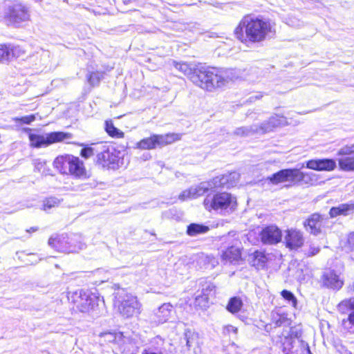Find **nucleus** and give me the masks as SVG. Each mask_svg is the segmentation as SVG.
Here are the masks:
<instances>
[{
	"label": "nucleus",
	"instance_id": "4d7b16f0",
	"mask_svg": "<svg viewBox=\"0 0 354 354\" xmlns=\"http://www.w3.org/2000/svg\"><path fill=\"white\" fill-rule=\"evenodd\" d=\"M143 354H156L155 353H143Z\"/></svg>",
	"mask_w": 354,
	"mask_h": 354
},
{
	"label": "nucleus",
	"instance_id": "7c9ffc66",
	"mask_svg": "<svg viewBox=\"0 0 354 354\" xmlns=\"http://www.w3.org/2000/svg\"><path fill=\"white\" fill-rule=\"evenodd\" d=\"M105 131L113 138H121L124 137V133L116 128L111 120H106L105 122Z\"/></svg>",
	"mask_w": 354,
	"mask_h": 354
},
{
	"label": "nucleus",
	"instance_id": "4c0bfd02",
	"mask_svg": "<svg viewBox=\"0 0 354 354\" xmlns=\"http://www.w3.org/2000/svg\"><path fill=\"white\" fill-rule=\"evenodd\" d=\"M205 183L208 184V190H213L214 189H217L222 187V183L221 181L220 176H216L212 179L209 181L205 182Z\"/></svg>",
	"mask_w": 354,
	"mask_h": 354
},
{
	"label": "nucleus",
	"instance_id": "a18cd8bd",
	"mask_svg": "<svg viewBox=\"0 0 354 354\" xmlns=\"http://www.w3.org/2000/svg\"><path fill=\"white\" fill-rule=\"evenodd\" d=\"M220 178H221V181L222 183V187H226V188H230V182L229 181L230 180H229L227 174L222 175V176H220Z\"/></svg>",
	"mask_w": 354,
	"mask_h": 354
},
{
	"label": "nucleus",
	"instance_id": "39448f33",
	"mask_svg": "<svg viewBox=\"0 0 354 354\" xmlns=\"http://www.w3.org/2000/svg\"><path fill=\"white\" fill-rule=\"evenodd\" d=\"M48 245L56 250L64 253L77 252L85 246L80 235L68 236L64 234L55 237L51 236L48 240Z\"/></svg>",
	"mask_w": 354,
	"mask_h": 354
},
{
	"label": "nucleus",
	"instance_id": "ea45409f",
	"mask_svg": "<svg viewBox=\"0 0 354 354\" xmlns=\"http://www.w3.org/2000/svg\"><path fill=\"white\" fill-rule=\"evenodd\" d=\"M227 175H228L229 180H230L229 181L230 186L234 187V185H236V183H238V181L239 180V178H240L239 174L236 171H233V172L227 174Z\"/></svg>",
	"mask_w": 354,
	"mask_h": 354
},
{
	"label": "nucleus",
	"instance_id": "6e6552de",
	"mask_svg": "<svg viewBox=\"0 0 354 354\" xmlns=\"http://www.w3.org/2000/svg\"><path fill=\"white\" fill-rule=\"evenodd\" d=\"M203 203L206 209L211 208L226 212H232L236 207V198L227 192L218 193L212 197L208 196Z\"/></svg>",
	"mask_w": 354,
	"mask_h": 354
},
{
	"label": "nucleus",
	"instance_id": "79ce46f5",
	"mask_svg": "<svg viewBox=\"0 0 354 354\" xmlns=\"http://www.w3.org/2000/svg\"><path fill=\"white\" fill-rule=\"evenodd\" d=\"M207 298L206 296L198 295L196 297V304L201 307H206L207 303Z\"/></svg>",
	"mask_w": 354,
	"mask_h": 354
},
{
	"label": "nucleus",
	"instance_id": "49530a36",
	"mask_svg": "<svg viewBox=\"0 0 354 354\" xmlns=\"http://www.w3.org/2000/svg\"><path fill=\"white\" fill-rule=\"evenodd\" d=\"M250 257H252L254 260L258 259L259 261H263L264 256L261 252L255 250L252 254L250 255Z\"/></svg>",
	"mask_w": 354,
	"mask_h": 354
},
{
	"label": "nucleus",
	"instance_id": "7ed1b4c3",
	"mask_svg": "<svg viewBox=\"0 0 354 354\" xmlns=\"http://www.w3.org/2000/svg\"><path fill=\"white\" fill-rule=\"evenodd\" d=\"M218 72V68L197 66L195 68V74L191 77V81L204 90L212 91L220 87Z\"/></svg>",
	"mask_w": 354,
	"mask_h": 354
},
{
	"label": "nucleus",
	"instance_id": "13d9d810",
	"mask_svg": "<svg viewBox=\"0 0 354 354\" xmlns=\"http://www.w3.org/2000/svg\"><path fill=\"white\" fill-rule=\"evenodd\" d=\"M353 290H354V282H353Z\"/></svg>",
	"mask_w": 354,
	"mask_h": 354
},
{
	"label": "nucleus",
	"instance_id": "a211bd4d",
	"mask_svg": "<svg viewBox=\"0 0 354 354\" xmlns=\"http://www.w3.org/2000/svg\"><path fill=\"white\" fill-rule=\"evenodd\" d=\"M322 279L324 286L333 290H339L344 284V281L339 275L333 270H325Z\"/></svg>",
	"mask_w": 354,
	"mask_h": 354
},
{
	"label": "nucleus",
	"instance_id": "4468645a",
	"mask_svg": "<svg viewBox=\"0 0 354 354\" xmlns=\"http://www.w3.org/2000/svg\"><path fill=\"white\" fill-rule=\"evenodd\" d=\"M119 158L115 149L112 147L102 145L101 151L97 154V162L103 167L115 168Z\"/></svg>",
	"mask_w": 354,
	"mask_h": 354
},
{
	"label": "nucleus",
	"instance_id": "0eeeda50",
	"mask_svg": "<svg viewBox=\"0 0 354 354\" xmlns=\"http://www.w3.org/2000/svg\"><path fill=\"white\" fill-rule=\"evenodd\" d=\"M68 299L74 304V307L82 313L94 310L98 306L100 299L88 290L78 289L68 292Z\"/></svg>",
	"mask_w": 354,
	"mask_h": 354
},
{
	"label": "nucleus",
	"instance_id": "6ab92c4d",
	"mask_svg": "<svg viewBox=\"0 0 354 354\" xmlns=\"http://www.w3.org/2000/svg\"><path fill=\"white\" fill-rule=\"evenodd\" d=\"M208 184L202 182L183 191L178 196L180 201L196 198L208 192Z\"/></svg>",
	"mask_w": 354,
	"mask_h": 354
},
{
	"label": "nucleus",
	"instance_id": "a19ab883",
	"mask_svg": "<svg viewBox=\"0 0 354 354\" xmlns=\"http://www.w3.org/2000/svg\"><path fill=\"white\" fill-rule=\"evenodd\" d=\"M80 155L84 158H88L93 155V149L91 147H85L81 150Z\"/></svg>",
	"mask_w": 354,
	"mask_h": 354
},
{
	"label": "nucleus",
	"instance_id": "f704fd0d",
	"mask_svg": "<svg viewBox=\"0 0 354 354\" xmlns=\"http://www.w3.org/2000/svg\"><path fill=\"white\" fill-rule=\"evenodd\" d=\"M88 83L92 86L98 85L100 80L103 78V73L93 72L87 76Z\"/></svg>",
	"mask_w": 354,
	"mask_h": 354
},
{
	"label": "nucleus",
	"instance_id": "603ef678",
	"mask_svg": "<svg viewBox=\"0 0 354 354\" xmlns=\"http://www.w3.org/2000/svg\"><path fill=\"white\" fill-rule=\"evenodd\" d=\"M306 351H307L308 354H312V353L310 352L309 346L308 344H306Z\"/></svg>",
	"mask_w": 354,
	"mask_h": 354
},
{
	"label": "nucleus",
	"instance_id": "c756f323",
	"mask_svg": "<svg viewBox=\"0 0 354 354\" xmlns=\"http://www.w3.org/2000/svg\"><path fill=\"white\" fill-rule=\"evenodd\" d=\"M255 133H259V128L257 124H254L250 127H242L237 128L234 131V135L244 137L253 135Z\"/></svg>",
	"mask_w": 354,
	"mask_h": 354
},
{
	"label": "nucleus",
	"instance_id": "e433bc0d",
	"mask_svg": "<svg viewBox=\"0 0 354 354\" xmlns=\"http://www.w3.org/2000/svg\"><path fill=\"white\" fill-rule=\"evenodd\" d=\"M281 295L284 299L289 302L290 304H291L293 307H296L297 300L292 292L287 290H283Z\"/></svg>",
	"mask_w": 354,
	"mask_h": 354
},
{
	"label": "nucleus",
	"instance_id": "ddd939ff",
	"mask_svg": "<svg viewBox=\"0 0 354 354\" xmlns=\"http://www.w3.org/2000/svg\"><path fill=\"white\" fill-rule=\"evenodd\" d=\"M330 221L328 217L319 214H312L305 222L306 230L313 235H319L324 232L328 227Z\"/></svg>",
	"mask_w": 354,
	"mask_h": 354
},
{
	"label": "nucleus",
	"instance_id": "9d476101",
	"mask_svg": "<svg viewBox=\"0 0 354 354\" xmlns=\"http://www.w3.org/2000/svg\"><path fill=\"white\" fill-rule=\"evenodd\" d=\"M28 137L32 147L41 148L69 139L71 138V134L61 131H55L42 135L30 133Z\"/></svg>",
	"mask_w": 354,
	"mask_h": 354
},
{
	"label": "nucleus",
	"instance_id": "393cba45",
	"mask_svg": "<svg viewBox=\"0 0 354 354\" xmlns=\"http://www.w3.org/2000/svg\"><path fill=\"white\" fill-rule=\"evenodd\" d=\"M218 81L219 86H225L229 81H232L236 78L237 75L234 69H218Z\"/></svg>",
	"mask_w": 354,
	"mask_h": 354
},
{
	"label": "nucleus",
	"instance_id": "f257e3e1",
	"mask_svg": "<svg viewBox=\"0 0 354 354\" xmlns=\"http://www.w3.org/2000/svg\"><path fill=\"white\" fill-rule=\"evenodd\" d=\"M274 32V26L266 19L246 15L234 30L236 37L242 43H259Z\"/></svg>",
	"mask_w": 354,
	"mask_h": 354
},
{
	"label": "nucleus",
	"instance_id": "423d86ee",
	"mask_svg": "<svg viewBox=\"0 0 354 354\" xmlns=\"http://www.w3.org/2000/svg\"><path fill=\"white\" fill-rule=\"evenodd\" d=\"M55 167L64 174H71L76 178L86 176L83 162L77 157L71 155L59 156L54 160Z\"/></svg>",
	"mask_w": 354,
	"mask_h": 354
},
{
	"label": "nucleus",
	"instance_id": "cd10ccee",
	"mask_svg": "<svg viewBox=\"0 0 354 354\" xmlns=\"http://www.w3.org/2000/svg\"><path fill=\"white\" fill-rule=\"evenodd\" d=\"M17 48L10 45L0 44V62L8 61L16 55Z\"/></svg>",
	"mask_w": 354,
	"mask_h": 354
},
{
	"label": "nucleus",
	"instance_id": "37998d69",
	"mask_svg": "<svg viewBox=\"0 0 354 354\" xmlns=\"http://www.w3.org/2000/svg\"><path fill=\"white\" fill-rule=\"evenodd\" d=\"M35 120V116L34 115H27L24 117H21L20 118H16V121H20L24 124H30Z\"/></svg>",
	"mask_w": 354,
	"mask_h": 354
},
{
	"label": "nucleus",
	"instance_id": "8fccbe9b",
	"mask_svg": "<svg viewBox=\"0 0 354 354\" xmlns=\"http://www.w3.org/2000/svg\"><path fill=\"white\" fill-rule=\"evenodd\" d=\"M320 249L319 247L310 245L308 251V256H314L319 253Z\"/></svg>",
	"mask_w": 354,
	"mask_h": 354
},
{
	"label": "nucleus",
	"instance_id": "58836bf2",
	"mask_svg": "<svg viewBox=\"0 0 354 354\" xmlns=\"http://www.w3.org/2000/svg\"><path fill=\"white\" fill-rule=\"evenodd\" d=\"M273 319L274 320L276 326H281L283 325L289 324V320L285 315H277L276 317H273Z\"/></svg>",
	"mask_w": 354,
	"mask_h": 354
},
{
	"label": "nucleus",
	"instance_id": "1a4fd4ad",
	"mask_svg": "<svg viewBox=\"0 0 354 354\" xmlns=\"http://www.w3.org/2000/svg\"><path fill=\"white\" fill-rule=\"evenodd\" d=\"M235 234L229 233L221 239L223 248L221 259L223 261L233 263L239 261L241 258V252L239 246V241L234 237Z\"/></svg>",
	"mask_w": 354,
	"mask_h": 354
},
{
	"label": "nucleus",
	"instance_id": "5fc2aeb1",
	"mask_svg": "<svg viewBox=\"0 0 354 354\" xmlns=\"http://www.w3.org/2000/svg\"><path fill=\"white\" fill-rule=\"evenodd\" d=\"M30 230L35 232L37 230V228L31 227L30 230H27V232H30Z\"/></svg>",
	"mask_w": 354,
	"mask_h": 354
},
{
	"label": "nucleus",
	"instance_id": "09e8293b",
	"mask_svg": "<svg viewBox=\"0 0 354 354\" xmlns=\"http://www.w3.org/2000/svg\"><path fill=\"white\" fill-rule=\"evenodd\" d=\"M192 332L190 330H187L185 333V337L186 339V345L189 348L192 346V338L190 337Z\"/></svg>",
	"mask_w": 354,
	"mask_h": 354
},
{
	"label": "nucleus",
	"instance_id": "f8f14e48",
	"mask_svg": "<svg viewBox=\"0 0 354 354\" xmlns=\"http://www.w3.org/2000/svg\"><path fill=\"white\" fill-rule=\"evenodd\" d=\"M339 169L344 171H354V144L344 145L337 152Z\"/></svg>",
	"mask_w": 354,
	"mask_h": 354
},
{
	"label": "nucleus",
	"instance_id": "20e7f679",
	"mask_svg": "<svg viewBox=\"0 0 354 354\" xmlns=\"http://www.w3.org/2000/svg\"><path fill=\"white\" fill-rule=\"evenodd\" d=\"M115 306L120 315L124 318H131L139 315L142 310V304L138 297L124 290L117 292Z\"/></svg>",
	"mask_w": 354,
	"mask_h": 354
},
{
	"label": "nucleus",
	"instance_id": "f3484780",
	"mask_svg": "<svg viewBox=\"0 0 354 354\" xmlns=\"http://www.w3.org/2000/svg\"><path fill=\"white\" fill-rule=\"evenodd\" d=\"M308 169L316 171H333L336 167V161L330 158L313 159L306 162Z\"/></svg>",
	"mask_w": 354,
	"mask_h": 354
},
{
	"label": "nucleus",
	"instance_id": "5701e85b",
	"mask_svg": "<svg viewBox=\"0 0 354 354\" xmlns=\"http://www.w3.org/2000/svg\"><path fill=\"white\" fill-rule=\"evenodd\" d=\"M172 311L173 306L170 304H163L155 312V316L157 318V322L158 323H164L167 322L170 317Z\"/></svg>",
	"mask_w": 354,
	"mask_h": 354
},
{
	"label": "nucleus",
	"instance_id": "de8ad7c7",
	"mask_svg": "<svg viewBox=\"0 0 354 354\" xmlns=\"http://www.w3.org/2000/svg\"><path fill=\"white\" fill-rule=\"evenodd\" d=\"M347 243L350 248L351 250L354 249V232H351L348 235L347 238Z\"/></svg>",
	"mask_w": 354,
	"mask_h": 354
},
{
	"label": "nucleus",
	"instance_id": "2f4dec72",
	"mask_svg": "<svg viewBox=\"0 0 354 354\" xmlns=\"http://www.w3.org/2000/svg\"><path fill=\"white\" fill-rule=\"evenodd\" d=\"M35 171L43 175H48L50 169L46 165V161L41 158H37L33 160Z\"/></svg>",
	"mask_w": 354,
	"mask_h": 354
},
{
	"label": "nucleus",
	"instance_id": "c9c22d12",
	"mask_svg": "<svg viewBox=\"0 0 354 354\" xmlns=\"http://www.w3.org/2000/svg\"><path fill=\"white\" fill-rule=\"evenodd\" d=\"M295 340L292 337H286L282 343V351L284 354H291Z\"/></svg>",
	"mask_w": 354,
	"mask_h": 354
},
{
	"label": "nucleus",
	"instance_id": "473e14b6",
	"mask_svg": "<svg viewBox=\"0 0 354 354\" xmlns=\"http://www.w3.org/2000/svg\"><path fill=\"white\" fill-rule=\"evenodd\" d=\"M100 337L103 338L104 342L116 343L122 339V334L121 333L105 332L100 333Z\"/></svg>",
	"mask_w": 354,
	"mask_h": 354
},
{
	"label": "nucleus",
	"instance_id": "864d4df0",
	"mask_svg": "<svg viewBox=\"0 0 354 354\" xmlns=\"http://www.w3.org/2000/svg\"><path fill=\"white\" fill-rule=\"evenodd\" d=\"M28 261H30L31 263H36L37 262H38V260L37 259L28 260Z\"/></svg>",
	"mask_w": 354,
	"mask_h": 354
},
{
	"label": "nucleus",
	"instance_id": "412c9836",
	"mask_svg": "<svg viewBox=\"0 0 354 354\" xmlns=\"http://www.w3.org/2000/svg\"><path fill=\"white\" fill-rule=\"evenodd\" d=\"M339 308L340 310L347 308L353 310L348 315L347 319H343L342 326L349 333H354V298H350L342 301L339 304Z\"/></svg>",
	"mask_w": 354,
	"mask_h": 354
},
{
	"label": "nucleus",
	"instance_id": "6e6d98bb",
	"mask_svg": "<svg viewBox=\"0 0 354 354\" xmlns=\"http://www.w3.org/2000/svg\"><path fill=\"white\" fill-rule=\"evenodd\" d=\"M28 257H35V254H28Z\"/></svg>",
	"mask_w": 354,
	"mask_h": 354
},
{
	"label": "nucleus",
	"instance_id": "bf43d9fd",
	"mask_svg": "<svg viewBox=\"0 0 354 354\" xmlns=\"http://www.w3.org/2000/svg\"><path fill=\"white\" fill-rule=\"evenodd\" d=\"M347 354H351V353H347Z\"/></svg>",
	"mask_w": 354,
	"mask_h": 354
},
{
	"label": "nucleus",
	"instance_id": "c03bdc74",
	"mask_svg": "<svg viewBox=\"0 0 354 354\" xmlns=\"http://www.w3.org/2000/svg\"><path fill=\"white\" fill-rule=\"evenodd\" d=\"M237 328L232 325H227L223 327V333L225 335H230V333L236 334L237 333Z\"/></svg>",
	"mask_w": 354,
	"mask_h": 354
},
{
	"label": "nucleus",
	"instance_id": "c85d7f7f",
	"mask_svg": "<svg viewBox=\"0 0 354 354\" xmlns=\"http://www.w3.org/2000/svg\"><path fill=\"white\" fill-rule=\"evenodd\" d=\"M243 301L241 298L234 297L230 299L226 309L232 314L239 313L243 307Z\"/></svg>",
	"mask_w": 354,
	"mask_h": 354
},
{
	"label": "nucleus",
	"instance_id": "3c124183",
	"mask_svg": "<svg viewBox=\"0 0 354 354\" xmlns=\"http://www.w3.org/2000/svg\"><path fill=\"white\" fill-rule=\"evenodd\" d=\"M261 97H262V95L261 94H259V95H257L255 96H251L250 97V100L252 101L253 100H258V99H260Z\"/></svg>",
	"mask_w": 354,
	"mask_h": 354
},
{
	"label": "nucleus",
	"instance_id": "bb28decb",
	"mask_svg": "<svg viewBox=\"0 0 354 354\" xmlns=\"http://www.w3.org/2000/svg\"><path fill=\"white\" fill-rule=\"evenodd\" d=\"M209 227L207 225L198 223H191L187 227V234L190 236H196L207 233Z\"/></svg>",
	"mask_w": 354,
	"mask_h": 354
},
{
	"label": "nucleus",
	"instance_id": "dca6fc26",
	"mask_svg": "<svg viewBox=\"0 0 354 354\" xmlns=\"http://www.w3.org/2000/svg\"><path fill=\"white\" fill-rule=\"evenodd\" d=\"M281 230L273 225L264 227L261 232V239L265 244H276L281 241Z\"/></svg>",
	"mask_w": 354,
	"mask_h": 354
},
{
	"label": "nucleus",
	"instance_id": "4be33fe9",
	"mask_svg": "<svg viewBox=\"0 0 354 354\" xmlns=\"http://www.w3.org/2000/svg\"><path fill=\"white\" fill-rule=\"evenodd\" d=\"M354 211V202L350 203L340 204L337 207H333L329 212L331 218L339 215L347 216Z\"/></svg>",
	"mask_w": 354,
	"mask_h": 354
},
{
	"label": "nucleus",
	"instance_id": "2eb2a0df",
	"mask_svg": "<svg viewBox=\"0 0 354 354\" xmlns=\"http://www.w3.org/2000/svg\"><path fill=\"white\" fill-rule=\"evenodd\" d=\"M6 17L10 22L19 24L30 19V12L28 8L21 3L14 4L8 8Z\"/></svg>",
	"mask_w": 354,
	"mask_h": 354
},
{
	"label": "nucleus",
	"instance_id": "b1692460",
	"mask_svg": "<svg viewBox=\"0 0 354 354\" xmlns=\"http://www.w3.org/2000/svg\"><path fill=\"white\" fill-rule=\"evenodd\" d=\"M283 120V117L278 115L270 118L268 122H263L260 126H258L259 133L270 131L272 128L281 125Z\"/></svg>",
	"mask_w": 354,
	"mask_h": 354
},
{
	"label": "nucleus",
	"instance_id": "a878e982",
	"mask_svg": "<svg viewBox=\"0 0 354 354\" xmlns=\"http://www.w3.org/2000/svg\"><path fill=\"white\" fill-rule=\"evenodd\" d=\"M172 64L178 71L181 72L183 75L187 76L191 80V77L195 74V68L196 67L189 64L186 62H177L172 61Z\"/></svg>",
	"mask_w": 354,
	"mask_h": 354
},
{
	"label": "nucleus",
	"instance_id": "f03ea898",
	"mask_svg": "<svg viewBox=\"0 0 354 354\" xmlns=\"http://www.w3.org/2000/svg\"><path fill=\"white\" fill-rule=\"evenodd\" d=\"M317 175L313 172L304 173L298 169H281L268 178L273 185L288 183L295 184L298 182L313 184L316 180Z\"/></svg>",
	"mask_w": 354,
	"mask_h": 354
},
{
	"label": "nucleus",
	"instance_id": "72a5a7b5",
	"mask_svg": "<svg viewBox=\"0 0 354 354\" xmlns=\"http://www.w3.org/2000/svg\"><path fill=\"white\" fill-rule=\"evenodd\" d=\"M61 203V200L56 197H50L44 201L43 209L44 211H48L51 208L58 207Z\"/></svg>",
	"mask_w": 354,
	"mask_h": 354
},
{
	"label": "nucleus",
	"instance_id": "aec40b11",
	"mask_svg": "<svg viewBox=\"0 0 354 354\" xmlns=\"http://www.w3.org/2000/svg\"><path fill=\"white\" fill-rule=\"evenodd\" d=\"M304 242L303 234L299 230L291 229L286 231L285 243L287 248L291 250H296L301 247Z\"/></svg>",
	"mask_w": 354,
	"mask_h": 354
},
{
	"label": "nucleus",
	"instance_id": "9b49d317",
	"mask_svg": "<svg viewBox=\"0 0 354 354\" xmlns=\"http://www.w3.org/2000/svg\"><path fill=\"white\" fill-rule=\"evenodd\" d=\"M178 140H180V136L176 133H167L165 135L154 134L137 142L136 148L150 150L171 144Z\"/></svg>",
	"mask_w": 354,
	"mask_h": 354
}]
</instances>
